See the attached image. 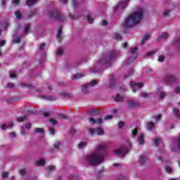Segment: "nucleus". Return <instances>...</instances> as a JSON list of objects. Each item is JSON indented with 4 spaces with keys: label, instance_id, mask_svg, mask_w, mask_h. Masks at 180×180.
Here are the masks:
<instances>
[{
    "label": "nucleus",
    "instance_id": "1",
    "mask_svg": "<svg viewBox=\"0 0 180 180\" xmlns=\"http://www.w3.org/2000/svg\"><path fill=\"white\" fill-rule=\"evenodd\" d=\"M143 15L144 11L142 8H140L139 11L130 14L128 18L125 19V21L123 23V27L126 29H129V27H133V26L141 22V19H143Z\"/></svg>",
    "mask_w": 180,
    "mask_h": 180
},
{
    "label": "nucleus",
    "instance_id": "2",
    "mask_svg": "<svg viewBox=\"0 0 180 180\" xmlns=\"http://www.w3.org/2000/svg\"><path fill=\"white\" fill-rule=\"evenodd\" d=\"M105 156L102 153H93L87 155L86 161L90 165H99L103 162Z\"/></svg>",
    "mask_w": 180,
    "mask_h": 180
},
{
    "label": "nucleus",
    "instance_id": "3",
    "mask_svg": "<svg viewBox=\"0 0 180 180\" xmlns=\"http://www.w3.org/2000/svg\"><path fill=\"white\" fill-rule=\"evenodd\" d=\"M116 51H111L108 53L103 55L100 60L98 61V64H104L108 65L110 63H112L113 60L116 58Z\"/></svg>",
    "mask_w": 180,
    "mask_h": 180
},
{
    "label": "nucleus",
    "instance_id": "4",
    "mask_svg": "<svg viewBox=\"0 0 180 180\" xmlns=\"http://www.w3.org/2000/svg\"><path fill=\"white\" fill-rule=\"evenodd\" d=\"M179 79H178L175 75H167L163 77V82H165L166 85H171V84L178 82Z\"/></svg>",
    "mask_w": 180,
    "mask_h": 180
},
{
    "label": "nucleus",
    "instance_id": "5",
    "mask_svg": "<svg viewBox=\"0 0 180 180\" xmlns=\"http://www.w3.org/2000/svg\"><path fill=\"white\" fill-rule=\"evenodd\" d=\"M49 15L51 19H56V20H61L63 19V14L60 11H49Z\"/></svg>",
    "mask_w": 180,
    "mask_h": 180
},
{
    "label": "nucleus",
    "instance_id": "6",
    "mask_svg": "<svg viewBox=\"0 0 180 180\" xmlns=\"http://www.w3.org/2000/svg\"><path fill=\"white\" fill-rule=\"evenodd\" d=\"M113 153L115 155H118V157H120V155L124 157V155L129 153V148L124 147V146H121L120 148L114 150Z\"/></svg>",
    "mask_w": 180,
    "mask_h": 180
},
{
    "label": "nucleus",
    "instance_id": "7",
    "mask_svg": "<svg viewBox=\"0 0 180 180\" xmlns=\"http://www.w3.org/2000/svg\"><path fill=\"white\" fill-rule=\"evenodd\" d=\"M95 85H98V81L92 80L91 83H86L82 86V92L83 94H88V88L89 86H95Z\"/></svg>",
    "mask_w": 180,
    "mask_h": 180
},
{
    "label": "nucleus",
    "instance_id": "8",
    "mask_svg": "<svg viewBox=\"0 0 180 180\" xmlns=\"http://www.w3.org/2000/svg\"><path fill=\"white\" fill-rule=\"evenodd\" d=\"M143 86H144V84L141 82L137 83L136 82H131L130 83L131 89H132V92L134 93L137 91V87L143 88Z\"/></svg>",
    "mask_w": 180,
    "mask_h": 180
},
{
    "label": "nucleus",
    "instance_id": "9",
    "mask_svg": "<svg viewBox=\"0 0 180 180\" xmlns=\"http://www.w3.org/2000/svg\"><path fill=\"white\" fill-rule=\"evenodd\" d=\"M130 2V0H122L118 2L117 9H124Z\"/></svg>",
    "mask_w": 180,
    "mask_h": 180
},
{
    "label": "nucleus",
    "instance_id": "10",
    "mask_svg": "<svg viewBox=\"0 0 180 180\" xmlns=\"http://www.w3.org/2000/svg\"><path fill=\"white\" fill-rule=\"evenodd\" d=\"M127 104L129 108H140L141 106L140 103L134 101H129Z\"/></svg>",
    "mask_w": 180,
    "mask_h": 180
},
{
    "label": "nucleus",
    "instance_id": "11",
    "mask_svg": "<svg viewBox=\"0 0 180 180\" xmlns=\"http://www.w3.org/2000/svg\"><path fill=\"white\" fill-rule=\"evenodd\" d=\"M109 81H110V84H109L110 88H113V86H115V85H116L117 82V81L116 80V78L113 75H111L110 76Z\"/></svg>",
    "mask_w": 180,
    "mask_h": 180
},
{
    "label": "nucleus",
    "instance_id": "12",
    "mask_svg": "<svg viewBox=\"0 0 180 180\" xmlns=\"http://www.w3.org/2000/svg\"><path fill=\"white\" fill-rule=\"evenodd\" d=\"M108 147V144L105 143H100L99 145H98L96 149L98 151H105V150H106Z\"/></svg>",
    "mask_w": 180,
    "mask_h": 180
},
{
    "label": "nucleus",
    "instance_id": "13",
    "mask_svg": "<svg viewBox=\"0 0 180 180\" xmlns=\"http://www.w3.org/2000/svg\"><path fill=\"white\" fill-rule=\"evenodd\" d=\"M12 127H13V122L8 124V125L2 124L1 126V130H6V129H12Z\"/></svg>",
    "mask_w": 180,
    "mask_h": 180
},
{
    "label": "nucleus",
    "instance_id": "14",
    "mask_svg": "<svg viewBox=\"0 0 180 180\" xmlns=\"http://www.w3.org/2000/svg\"><path fill=\"white\" fill-rule=\"evenodd\" d=\"M44 164H46V160H44V159H41V160H37L35 162V165H37L38 167L44 165Z\"/></svg>",
    "mask_w": 180,
    "mask_h": 180
},
{
    "label": "nucleus",
    "instance_id": "15",
    "mask_svg": "<svg viewBox=\"0 0 180 180\" xmlns=\"http://www.w3.org/2000/svg\"><path fill=\"white\" fill-rule=\"evenodd\" d=\"M148 39H150V34H145L141 41V44H142V46L146 44V41H147Z\"/></svg>",
    "mask_w": 180,
    "mask_h": 180
},
{
    "label": "nucleus",
    "instance_id": "16",
    "mask_svg": "<svg viewBox=\"0 0 180 180\" xmlns=\"http://www.w3.org/2000/svg\"><path fill=\"white\" fill-rule=\"evenodd\" d=\"M26 2L28 6H34L37 4V0H27Z\"/></svg>",
    "mask_w": 180,
    "mask_h": 180
},
{
    "label": "nucleus",
    "instance_id": "17",
    "mask_svg": "<svg viewBox=\"0 0 180 180\" xmlns=\"http://www.w3.org/2000/svg\"><path fill=\"white\" fill-rule=\"evenodd\" d=\"M38 98H41V99H46L47 101H56V98H53L51 96H38Z\"/></svg>",
    "mask_w": 180,
    "mask_h": 180
},
{
    "label": "nucleus",
    "instance_id": "18",
    "mask_svg": "<svg viewBox=\"0 0 180 180\" xmlns=\"http://www.w3.org/2000/svg\"><path fill=\"white\" fill-rule=\"evenodd\" d=\"M173 113L177 119H180V111L178 108H173Z\"/></svg>",
    "mask_w": 180,
    "mask_h": 180
},
{
    "label": "nucleus",
    "instance_id": "19",
    "mask_svg": "<svg viewBox=\"0 0 180 180\" xmlns=\"http://www.w3.org/2000/svg\"><path fill=\"white\" fill-rule=\"evenodd\" d=\"M146 161H147V157H146L144 155H141L139 157V162H140L141 165H143V164L146 163Z\"/></svg>",
    "mask_w": 180,
    "mask_h": 180
},
{
    "label": "nucleus",
    "instance_id": "20",
    "mask_svg": "<svg viewBox=\"0 0 180 180\" xmlns=\"http://www.w3.org/2000/svg\"><path fill=\"white\" fill-rule=\"evenodd\" d=\"M61 34H63V26L60 25L56 34L57 39H60L61 40V39L63 38L61 37Z\"/></svg>",
    "mask_w": 180,
    "mask_h": 180
},
{
    "label": "nucleus",
    "instance_id": "21",
    "mask_svg": "<svg viewBox=\"0 0 180 180\" xmlns=\"http://www.w3.org/2000/svg\"><path fill=\"white\" fill-rule=\"evenodd\" d=\"M138 141H139V144H141V146H143V144H144V134H141L139 136Z\"/></svg>",
    "mask_w": 180,
    "mask_h": 180
},
{
    "label": "nucleus",
    "instance_id": "22",
    "mask_svg": "<svg viewBox=\"0 0 180 180\" xmlns=\"http://www.w3.org/2000/svg\"><path fill=\"white\" fill-rule=\"evenodd\" d=\"M96 131L98 136H102L105 134V131H103V129L102 127H98L96 129Z\"/></svg>",
    "mask_w": 180,
    "mask_h": 180
},
{
    "label": "nucleus",
    "instance_id": "23",
    "mask_svg": "<svg viewBox=\"0 0 180 180\" xmlns=\"http://www.w3.org/2000/svg\"><path fill=\"white\" fill-rule=\"evenodd\" d=\"M123 98L124 97H123L120 94H117V96L114 98V100L115 101V102H122V101H123Z\"/></svg>",
    "mask_w": 180,
    "mask_h": 180
},
{
    "label": "nucleus",
    "instance_id": "24",
    "mask_svg": "<svg viewBox=\"0 0 180 180\" xmlns=\"http://www.w3.org/2000/svg\"><path fill=\"white\" fill-rule=\"evenodd\" d=\"M31 26L32 25L30 24H25V27H24L25 33H26V34L29 33V30H30Z\"/></svg>",
    "mask_w": 180,
    "mask_h": 180
},
{
    "label": "nucleus",
    "instance_id": "25",
    "mask_svg": "<svg viewBox=\"0 0 180 180\" xmlns=\"http://www.w3.org/2000/svg\"><path fill=\"white\" fill-rule=\"evenodd\" d=\"M84 77V74H76L72 75V79H79V78H82Z\"/></svg>",
    "mask_w": 180,
    "mask_h": 180
},
{
    "label": "nucleus",
    "instance_id": "26",
    "mask_svg": "<svg viewBox=\"0 0 180 180\" xmlns=\"http://www.w3.org/2000/svg\"><path fill=\"white\" fill-rule=\"evenodd\" d=\"M15 15L17 19H22V14L20 11H16L15 13Z\"/></svg>",
    "mask_w": 180,
    "mask_h": 180
},
{
    "label": "nucleus",
    "instance_id": "27",
    "mask_svg": "<svg viewBox=\"0 0 180 180\" xmlns=\"http://www.w3.org/2000/svg\"><path fill=\"white\" fill-rule=\"evenodd\" d=\"M137 50H139V48H137L136 46L134 48H131L129 50L130 56H133V54H136V51H137Z\"/></svg>",
    "mask_w": 180,
    "mask_h": 180
},
{
    "label": "nucleus",
    "instance_id": "28",
    "mask_svg": "<svg viewBox=\"0 0 180 180\" xmlns=\"http://www.w3.org/2000/svg\"><path fill=\"white\" fill-rule=\"evenodd\" d=\"M137 58V55H135L134 58H129L127 60V65H129V64H131V63H133Z\"/></svg>",
    "mask_w": 180,
    "mask_h": 180
},
{
    "label": "nucleus",
    "instance_id": "29",
    "mask_svg": "<svg viewBox=\"0 0 180 180\" xmlns=\"http://www.w3.org/2000/svg\"><path fill=\"white\" fill-rule=\"evenodd\" d=\"M113 38L115 40H122V39H123V37H122L120 34L116 33L115 35L113 37Z\"/></svg>",
    "mask_w": 180,
    "mask_h": 180
},
{
    "label": "nucleus",
    "instance_id": "30",
    "mask_svg": "<svg viewBox=\"0 0 180 180\" xmlns=\"http://www.w3.org/2000/svg\"><path fill=\"white\" fill-rule=\"evenodd\" d=\"M85 146H86V142H80L77 147L79 150H81L82 148H84V147H85Z\"/></svg>",
    "mask_w": 180,
    "mask_h": 180
},
{
    "label": "nucleus",
    "instance_id": "31",
    "mask_svg": "<svg viewBox=\"0 0 180 180\" xmlns=\"http://www.w3.org/2000/svg\"><path fill=\"white\" fill-rule=\"evenodd\" d=\"M27 119V117L24 116V117H19L17 118V122H25Z\"/></svg>",
    "mask_w": 180,
    "mask_h": 180
},
{
    "label": "nucleus",
    "instance_id": "32",
    "mask_svg": "<svg viewBox=\"0 0 180 180\" xmlns=\"http://www.w3.org/2000/svg\"><path fill=\"white\" fill-rule=\"evenodd\" d=\"M37 13V11L36 10L30 11V13L28 14V18H32V16H34V15H36Z\"/></svg>",
    "mask_w": 180,
    "mask_h": 180
},
{
    "label": "nucleus",
    "instance_id": "33",
    "mask_svg": "<svg viewBox=\"0 0 180 180\" xmlns=\"http://www.w3.org/2000/svg\"><path fill=\"white\" fill-rule=\"evenodd\" d=\"M43 131H44V129H43V128H37L34 130V133H39V134H41L43 133Z\"/></svg>",
    "mask_w": 180,
    "mask_h": 180
},
{
    "label": "nucleus",
    "instance_id": "34",
    "mask_svg": "<svg viewBox=\"0 0 180 180\" xmlns=\"http://www.w3.org/2000/svg\"><path fill=\"white\" fill-rule=\"evenodd\" d=\"M148 127L149 130H153V129H154V123L153 122H148Z\"/></svg>",
    "mask_w": 180,
    "mask_h": 180
},
{
    "label": "nucleus",
    "instance_id": "35",
    "mask_svg": "<svg viewBox=\"0 0 180 180\" xmlns=\"http://www.w3.org/2000/svg\"><path fill=\"white\" fill-rule=\"evenodd\" d=\"M87 20L90 24L94 23V18H92V17H91V15L89 14L87 15Z\"/></svg>",
    "mask_w": 180,
    "mask_h": 180
},
{
    "label": "nucleus",
    "instance_id": "36",
    "mask_svg": "<svg viewBox=\"0 0 180 180\" xmlns=\"http://www.w3.org/2000/svg\"><path fill=\"white\" fill-rule=\"evenodd\" d=\"M155 53H157V50H153V51H151L150 52H148L146 53V56H148V57H151V56L155 54Z\"/></svg>",
    "mask_w": 180,
    "mask_h": 180
},
{
    "label": "nucleus",
    "instance_id": "37",
    "mask_svg": "<svg viewBox=\"0 0 180 180\" xmlns=\"http://www.w3.org/2000/svg\"><path fill=\"white\" fill-rule=\"evenodd\" d=\"M133 74H134V70L131 69L129 75H126L124 76L125 78H130V77H132Z\"/></svg>",
    "mask_w": 180,
    "mask_h": 180
},
{
    "label": "nucleus",
    "instance_id": "38",
    "mask_svg": "<svg viewBox=\"0 0 180 180\" xmlns=\"http://www.w3.org/2000/svg\"><path fill=\"white\" fill-rule=\"evenodd\" d=\"M165 171H166V172H167V174H172V169L169 166H166Z\"/></svg>",
    "mask_w": 180,
    "mask_h": 180
},
{
    "label": "nucleus",
    "instance_id": "39",
    "mask_svg": "<svg viewBox=\"0 0 180 180\" xmlns=\"http://www.w3.org/2000/svg\"><path fill=\"white\" fill-rule=\"evenodd\" d=\"M102 172H103V169L99 170L96 176V180L101 179V176H102Z\"/></svg>",
    "mask_w": 180,
    "mask_h": 180
},
{
    "label": "nucleus",
    "instance_id": "40",
    "mask_svg": "<svg viewBox=\"0 0 180 180\" xmlns=\"http://www.w3.org/2000/svg\"><path fill=\"white\" fill-rule=\"evenodd\" d=\"M165 96H167V94H165V92H164V91H161L159 95V98L160 99H164V98H165Z\"/></svg>",
    "mask_w": 180,
    "mask_h": 180
},
{
    "label": "nucleus",
    "instance_id": "41",
    "mask_svg": "<svg viewBox=\"0 0 180 180\" xmlns=\"http://www.w3.org/2000/svg\"><path fill=\"white\" fill-rule=\"evenodd\" d=\"M72 6L73 8H78V2H77V0H72Z\"/></svg>",
    "mask_w": 180,
    "mask_h": 180
},
{
    "label": "nucleus",
    "instance_id": "42",
    "mask_svg": "<svg viewBox=\"0 0 180 180\" xmlns=\"http://www.w3.org/2000/svg\"><path fill=\"white\" fill-rule=\"evenodd\" d=\"M96 131V129H94V128H90L89 129V133L90 134H91V136H94V134H95V132Z\"/></svg>",
    "mask_w": 180,
    "mask_h": 180
},
{
    "label": "nucleus",
    "instance_id": "43",
    "mask_svg": "<svg viewBox=\"0 0 180 180\" xmlns=\"http://www.w3.org/2000/svg\"><path fill=\"white\" fill-rule=\"evenodd\" d=\"M170 13H171V11H169V10H165L163 11V16H165V18H166V16H168V15H169Z\"/></svg>",
    "mask_w": 180,
    "mask_h": 180
},
{
    "label": "nucleus",
    "instance_id": "44",
    "mask_svg": "<svg viewBox=\"0 0 180 180\" xmlns=\"http://www.w3.org/2000/svg\"><path fill=\"white\" fill-rule=\"evenodd\" d=\"M168 37V33L165 32L162 35L160 36V39H167Z\"/></svg>",
    "mask_w": 180,
    "mask_h": 180
},
{
    "label": "nucleus",
    "instance_id": "45",
    "mask_svg": "<svg viewBox=\"0 0 180 180\" xmlns=\"http://www.w3.org/2000/svg\"><path fill=\"white\" fill-rule=\"evenodd\" d=\"M20 4V0H13V4L15 5V6H19V4Z\"/></svg>",
    "mask_w": 180,
    "mask_h": 180
},
{
    "label": "nucleus",
    "instance_id": "46",
    "mask_svg": "<svg viewBox=\"0 0 180 180\" xmlns=\"http://www.w3.org/2000/svg\"><path fill=\"white\" fill-rule=\"evenodd\" d=\"M153 144H154L155 147H157V146H158L160 144V139H155L153 141Z\"/></svg>",
    "mask_w": 180,
    "mask_h": 180
},
{
    "label": "nucleus",
    "instance_id": "47",
    "mask_svg": "<svg viewBox=\"0 0 180 180\" xmlns=\"http://www.w3.org/2000/svg\"><path fill=\"white\" fill-rule=\"evenodd\" d=\"M140 96H141L142 98H148V94L144 92V91H142L141 94H140Z\"/></svg>",
    "mask_w": 180,
    "mask_h": 180
},
{
    "label": "nucleus",
    "instance_id": "48",
    "mask_svg": "<svg viewBox=\"0 0 180 180\" xmlns=\"http://www.w3.org/2000/svg\"><path fill=\"white\" fill-rule=\"evenodd\" d=\"M61 95H63V96H65L66 98H71V94H68L65 91H62Z\"/></svg>",
    "mask_w": 180,
    "mask_h": 180
},
{
    "label": "nucleus",
    "instance_id": "49",
    "mask_svg": "<svg viewBox=\"0 0 180 180\" xmlns=\"http://www.w3.org/2000/svg\"><path fill=\"white\" fill-rule=\"evenodd\" d=\"M63 51L61 48H59L58 49V51L56 53L57 56H63Z\"/></svg>",
    "mask_w": 180,
    "mask_h": 180
},
{
    "label": "nucleus",
    "instance_id": "50",
    "mask_svg": "<svg viewBox=\"0 0 180 180\" xmlns=\"http://www.w3.org/2000/svg\"><path fill=\"white\" fill-rule=\"evenodd\" d=\"M54 148H60V146H61V143L59 141H57L54 143Z\"/></svg>",
    "mask_w": 180,
    "mask_h": 180
},
{
    "label": "nucleus",
    "instance_id": "51",
    "mask_svg": "<svg viewBox=\"0 0 180 180\" xmlns=\"http://www.w3.org/2000/svg\"><path fill=\"white\" fill-rule=\"evenodd\" d=\"M139 131L137 128H135L134 130H132V134L134 136V137H136V136H137Z\"/></svg>",
    "mask_w": 180,
    "mask_h": 180
},
{
    "label": "nucleus",
    "instance_id": "52",
    "mask_svg": "<svg viewBox=\"0 0 180 180\" xmlns=\"http://www.w3.org/2000/svg\"><path fill=\"white\" fill-rule=\"evenodd\" d=\"M110 119H113V116L110 115H105L104 117L105 120H110Z\"/></svg>",
    "mask_w": 180,
    "mask_h": 180
},
{
    "label": "nucleus",
    "instance_id": "53",
    "mask_svg": "<svg viewBox=\"0 0 180 180\" xmlns=\"http://www.w3.org/2000/svg\"><path fill=\"white\" fill-rule=\"evenodd\" d=\"M102 123H103V120H102V118H98L96 120V124H102Z\"/></svg>",
    "mask_w": 180,
    "mask_h": 180
},
{
    "label": "nucleus",
    "instance_id": "54",
    "mask_svg": "<svg viewBox=\"0 0 180 180\" xmlns=\"http://www.w3.org/2000/svg\"><path fill=\"white\" fill-rule=\"evenodd\" d=\"M50 134L54 135L56 134V131L53 127H49Z\"/></svg>",
    "mask_w": 180,
    "mask_h": 180
},
{
    "label": "nucleus",
    "instance_id": "55",
    "mask_svg": "<svg viewBox=\"0 0 180 180\" xmlns=\"http://www.w3.org/2000/svg\"><path fill=\"white\" fill-rule=\"evenodd\" d=\"M22 41V39L20 37H18L14 39V43H20Z\"/></svg>",
    "mask_w": 180,
    "mask_h": 180
},
{
    "label": "nucleus",
    "instance_id": "56",
    "mask_svg": "<svg viewBox=\"0 0 180 180\" xmlns=\"http://www.w3.org/2000/svg\"><path fill=\"white\" fill-rule=\"evenodd\" d=\"M164 60H165V57L164 56H159L158 58V61L159 63H162L164 62Z\"/></svg>",
    "mask_w": 180,
    "mask_h": 180
},
{
    "label": "nucleus",
    "instance_id": "57",
    "mask_svg": "<svg viewBox=\"0 0 180 180\" xmlns=\"http://www.w3.org/2000/svg\"><path fill=\"white\" fill-rule=\"evenodd\" d=\"M25 174H26V170H25V169H22L20 170V175L23 176V175H25Z\"/></svg>",
    "mask_w": 180,
    "mask_h": 180
},
{
    "label": "nucleus",
    "instance_id": "58",
    "mask_svg": "<svg viewBox=\"0 0 180 180\" xmlns=\"http://www.w3.org/2000/svg\"><path fill=\"white\" fill-rule=\"evenodd\" d=\"M30 127H32V124L27 123V124H25V127H22V129H30Z\"/></svg>",
    "mask_w": 180,
    "mask_h": 180
},
{
    "label": "nucleus",
    "instance_id": "59",
    "mask_svg": "<svg viewBox=\"0 0 180 180\" xmlns=\"http://www.w3.org/2000/svg\"><path fill=\"white\" fill-rule=\"evenodd\" d=\"M89 122H90V123H92L93 124H96V120H95L94 118H89Z\"/></svg>",
    "mask_w": 180,
    "mask_h": 180
},
{
    "label": "nucleus",
    "instance_id": "60",
    "mask_svg": "<svg viewBox=\"0 0 180 180\" xmlns=\"http://www.w3.org/2000/svg\"><path fill=\"white\" fill-rule=\"evenodd\" d=\"M54 168H56V166H54V165H49L47 167V169H49V171H53L54 169Z\"/></svg>",
    "mask_w": 180,
    "mask_h": 180
},
{
    "label": "nucleus",
    "instance_id": "61",
    "mask_svg": "<svg viewBox=\"0 0 180 180\" xmlns=\"http://www.w3.org/2000/svg\"><path fill=\"white\" fill-rule=\"evenodd\" d=\"M49 122H51V123H52V124H57V120L53 119V118H51L49 120Z\"/></svg>",
    "mask_w": 180,
    "mask_h": 180
},
{
    "label": "nucleus",
    "instance_id": "62",
    "mask_svg": "<svg viewBox=\"0 0 180 180\" xmlns=\"http://www.w3.org/2000/svg\"><path fill=\"white\" fill-rule=\"evenodd\" d=\"M8 175H9V173L5 172L2 174V178H3V179H5V178H8Z\"/></svg>",
    "mask_w": 180,
    "mask_h": 180
},
{
    "label": "nucleus",
    "instance_id": "63",
    "mask_svg": "<svg viewBox=\"0 0 180 180\" xmlns=\"http://www.w3.org/2000/svg\"><path fill=\"white\" fill-rule=\"evenodd\" d=\"M175 92H176V94H179V92H180V86H178L176 87Z\"/></svg>",
    "mask_w": 180,
    "mask_h": 180
},
{
    "label": "nucleus",
    "instance_id": "64",
    "mask_svg": "<svg viewBox=\"0 0 180 180\" xmlns=\"http://www.w3.org/2000/svg\"><path fill=\"white\" fill-rule=\"evenodd\" d=\"M119 180H129V179L125 176H120Z\"/></svg>",
    "mask_w": 180,
    "mask_h": 180
}]
</instances>
